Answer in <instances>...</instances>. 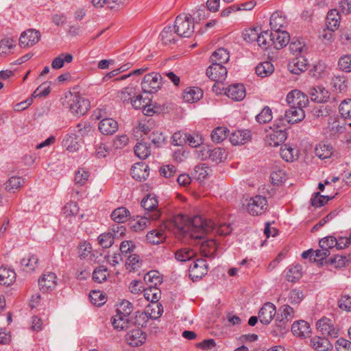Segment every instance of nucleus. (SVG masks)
Instances as JSON below:
<instances>
[{"instance_id":"nucleus-1","label":"nucleus","mask_w":351,"mask_h":351,"mask_svg":"<svg viewBox=\"0 0 351 351\" xmlns=\"http://www.w3.org/2000/svg\"><path fill=\"white\" fill-rule=\"evenodd\" d=\"M180 232L194 239H202L205 231L213 229L214 223L210 220L204 219L202 217L195 216L191 219L178 215L170 221Z\"/></svg>"},{"instance_id":"nucleus-2","label":"nucleus","mask_w":351,"mask_h":351,"mask_svg":"<svg viewBox=\"0 0 351 351\" xmlns=\"http://www.w3.org/2000/svg\"><path fill=\"white\" fill-rule=\"evenodd\" d=\"M66 107L71 112L77 116L84 115L90 108L89 101L78 95L70 93L69 97L66 96Z\"/></svg>"},{"instance_id":"nucleus-3","label":"nucleus","mask_w":351,"mask_h":351,"mask_svg":"<svg viewBox=\"0 0 351 351\" xmlns=\"http://www.w3.org/2000/svg\"><path fill=\"white\" fill-rule=\"evenodd\" d=\"M176 32L182 37L189 38L194 32V25L191 15L180 14L175 20Z\"/></svg>"},{"instance_id":"nucleus-4","label":"nucleus","mask_w":351,"mask_h":351,"mask_svg":"<svg viewBox=\"0 0 351 351\" xmlns=\"http://www.w3.org/2000/svg\"><path fill=\"white\" fill-rule=\"evenodd\" d=\"M162 77L156 72L146 74L141 82V88L144 93H154L158 92L162 86Z\"/></svg>"},{"instance_id":"nucleus-5","label":"nucleus","mask_w":351,"mask_h":351,"mask_svg":"<svg viewBox=\"0 0 351 351\" xmlns=\"http://www.w3.org/2000/svg\"><path fill=\"white\" fill-rule=\"evenodd\" d=\"M266 197L262 195H256L251 197L246 206L249 214L253 216L261 215L267 209Z\"/></svg>"},{"instance_id":"nucleus-6","label":"nucleus","mask_w":351,"mask_h":351,"mask_svg":"<svg viewBox=\"0 0 351 351\" xmlns=\"http://www.w3.org/2000/svg\"><path fill=\"white\" fill-rule=\"evenodd\" d=\"M141 206L147 211L152 212L150 215H149V217L152 220H157L160 217V212L158 209V202L156 195L154 194H148L144 197L141 202Z\"/></svg>"},{"instance_id":"nucleus-7","label":"nucleus","mask_w":351,"mask_h":351,"mask_svg":"<svg viewBox=\"0 0 351 351\" xmlns=\"http://www.w3.org/2000/svg\"><path fill=\"white\" fill-rule=\"evenodd\" d=\"M189 277L193 281L202 278L208 273V264L204 259L198 258L189 267Z\"/></svg>"},{"instance_id":"nucleus-8","label":"nucleus","mask_w":351,"mask_h":351,"mask_svg":"<svg viewBox=\"0 0 351 351\" xmlns=\"http://www.w3.org/2000/svg\"><path fill=\"white\" fill-rule=\"evenodd\" d=\"M317 329L324 336L335 339L338 337L339 330L334 326L332 321L327 317H322L317 322Z\"/></svg>"},{"instance_id":"nucleus-9","label":"nucleus","mask_w":351,"mask_h":351,"mask_svg":"<svg viewBox=\"0 0 351 351\" xmlns=\"http://www.w3.org/2000/svg\"><path fill=\"white\" fill-rule=\"evenodd\" d=\"M287 102L290 106L304 108L308 104L307 95L299 90H293L289 92L286 98Z\"/></svg>"},{"instance_id":"nucleus-10","label":"nucleus","mask_w":351,"mask_h":351,"mask_svg":"<svg viewBox=\"0 0 351 351\" xmlns=\"http://www.w3.org/2000/svg\"><path fill=\"white\" fill-rule=\"evenodd\" d=\"M40 38V33L35 29H29L23 32L19 38V45L26 48L36 45Z\"/></svg>"},{"instance_id":"nucleus-11","label":"nucleus","mask_w":351,"mask_h":351,"mask_svg":"<svg viewBox=\"0 0 351 351\" xmlns=\"http://www.w3.org/2000/svg\"><path fill=\"white\" fill-rule=\"evenodd\" d=\"M224 151L220 147H216L213 149L208 148H202L198 153V158L201 160H205L207 158L216 163L221 162L224 158Z\"/></svg>"},{"instance_id":"nucleus-12","label":"nucleus","mask_w":351,"mask_h":351,"mask_svg":"<svg viewBox=\"0 0 351 351\" xmlns=\"http://www.w3.org/2000/svg\"><path fill=\"white\" fill-rule=\"evenodd\" d=\"M40 289L43 292H49L57 286V276L55 273L48 271L43 274L38 280Z\"/></svg>"},{"instance_id":"nucleus-13","label":"nucleus","mask_w":351,"mask_h":351,"mask_svg":"<svg viewBox=\"0 0 351 351\" xmlns=\"http://www.w3.org/2000/svg\"><path fill=\"white\" fill-rule=\"evenodd\" d=\"M206 75L213 81L222 82L227 77V69L222 64H212L206 69Z\"/></svg>"},{"instance_id":"nucleus-14","label":"nucleus","mask_w":351,"mask_h":351,"mask_svg":"<svg viewBox=\"0 0 351 351\" xmlns=\"http://www.w3.org/2000/svg\"><path fill=\"white\" fill-rule=\"evenodd\" d=\"M279 312L280 317L278 316L277 317V319L279 320V324L278 326L280 327V330H287V323L291 322L293 319L295 317V311L291 306L285 304L279 308Z\"/></svg>"},{"instance_id":"nucleus-15","label":"nucleus","mask_w":351,"mask_h":351,"mask_svg":"<svg viewBox=\"0 0 351 351\" xmlns=\"http://www.w3.org/2000/svg\"><path fill=\"white\" fill-rule=\"evenodd\" d=\"M276 314V306L271 302H266L260 309L258 317L262 324L268 325L273 320Z\"/></svg>"},{"instance_id":"nucleus-16","label":"nucleus","mask_w":351,"mask_h":351,"mask_svg":"<svg viewBox=\"0 0 351 351\" xmlns=\"http://www.w3.org/2000/svg\"><path fill=\"white\" fill-rule=\"evenodd\" d=\"M269 37L272 45L276 49L283 48L290 40L289 34L285 30L274 31L270 33Z\"/></svg>"},{"instance_id":"nucleus-17","label":"nucleus","mask_w":351,"mask_h":351,"mask_svg":"<svg viewBox=\"0 0 351 351\" xmlns=\"http://www.w3.org/2000/svg\"><path fill=\"white\" fill-rule=\"evenodd\" d=\"M146 339V335L140 329L130 330L125 336V340L129 345L136 347L142 345Z\"/></svg>"},{"instance_id":"nucleus-18","label":"nucleus","mask_w":351,"mask_h":351,"mask_svg":"<svg viewBox=\"0 0 351 351\" xmlns=\"http://www.w3.org/2000/svg\"><path fill=\"white\" fill-rule=\"evenodd\" d=\"M287 132L285 130L280 129L273 130L266 136V143L271 147H277L285 142L287 139Z\"/></svg>"},{"instance_id":"nucleus-19","label":"nucleus","mask_w":351,"mask_h":351,"mask_svg":"<svg viewBox=\"0 0 351 351\" xmlns=\"http://www.w3.org/2000/svg\"><path fill=\"white\" fill-rule=\"evenodd\" d=\"M225 94L233 101H241L245 97V88L241 84H232L226 90Z\"/></svg>"},{"instance_id":"nucleus-20","label":"nucleus","mask_w":351,"mask_h":351,"mask_svg":"<svg viewBox=\"0 0 351 351\" xmlns=\"http://www.w3.org/2000/svg\"><path fill=\"white\" fill-rule=\"evenodd\" d=\"M309 95L311 100L317 103L326 102L330 97L328 90L323 86H314L311 88Z\"/></svg>"},{"instance_id":"nucleus-21","label":"nucleus","mask_w":351,"mask_h":351,"mask_svg":"<svg viewBox=\"0 0 351 351\" xmlns=\"http://www.w3.org/2000/svg\"><path fill=\"white\" fill-rule=\"evenodd\" d=\"M269 25L272 31L284 30L283 28L287 25V20L282 12L276 11L271 14Z\"/></svg>"},{"instance_id":"nucleus-22","label":"nucleus","mask_w":351,"mask_h":351,"mask_svg":"<svg viewBox=\"0 0 351 351\" xmlns=\"http://www.w3.org/2000/svg\"><path fill=\"white\" fill-rule=\"evenodd\" d=\"M131 174L133 178L137 180H145L149 176V167L143 162L136 163L132 167Z\"/></svg>"},{"instance_id":"nucleus-23","label":"nucleus","mask_w":351,"mask_h":351,"mask_svg":"<svg viewBox=\"0 0 351 351\" xmlns=\"http://www.w3.org/2000/svg\"><path fill=\"white\" fill-rule=\"evenodd\" d=\"M250 138L251 132L247 130L234 131L229 137V140L233 145H243L248 142Z\"/></svg>"},{"instance_id":"nucleus-24","label":"nucleus","mask_w":351,"mask_h":351,"mask_svg":"<svg viewBox=\"0 0 351 351\" xmlns=\"http://www.w3.org/2000/svg\"><path fill=\"white\" fill-rule=\"evenodd\" d=\"M285 117L289 123L293 124L302 121L305 114L303 108L290 106V108L286 110Z\"/></svg>"},{"instance_id":"nucleus-25","label":"nucleus","mask_w":351,"mask_h":351,"mask_svg":"<svg viewBox=\"0 0 351 351\" xmlns=\"http://www.w3.org/2000/svg\"><path fill=\"white\" fill-rule=\"evenodd\" d=\"M82 139L75 134H67L62 140V146L70 152L77 151L80 147Z\"/></svg>"},{"instance_id":"nucleus-26","label":"nucleus","mask_w":351,"mask_h":351,"mask_svg":"<svg viewBox=\"0 0 351 351\" xmlns=\"http://www.w3.org/2000/svg\"><path fill=\"white\" fill-rule=\"evenodd\" d=\"M99 130L104 135H112L118 130V123L113 119L106 118L99 123Z\"/></svg>"},{"instance_id":"nucleus-27","label":"nucleus","mask_w":351,"mask_h":351,"mask_svg":"<svg viewBox=\"0 0 351 351\" xmlns=\"http://www.w3.org/2000/svg\"><path fill=\"white\" fill-rule=\"evenodd\" d=\"M291 331L295 336L306 337L311 332L310 326L304 320L296 321L292 324Z\"/></svg>"},{"instance_id":"nucleus-28","label":"nucleus","mask_w":351,"mask_h":351,"mask_svg":"<svg viewBox=\"0 0 351 351\" xmlns=\"http://www.w3.org/2000/svg\"><path fill=\"white\" fill-rule=\"evenodd\" d=\"M203 96L202 90L197 87L186 88L182 94L183 99L186 102L193 103L199 101Z\"/></svg>"},{"instance_id":"nucleus-29","label":"nucleus","mask_w":351,"mask_h":351,"mask_svg":"<svg viewBox=\"0 0 351 351\" xmlns=\"http://www.w3.org/2000/svg\"><path fill=\"white\" fill-rule=\"evenodd\" d=\"M311 346L317 351H328L332 346L328 338L315 337L311 339Z\"/></svg>"},{"instance_id":"nucleus-30","label":"nucleus","mask_w":351,"mask_h":351,"mask_svg":"<svg viewBox=\"0 0 351 351\" xmlns=\"http://www.w3.org/2000/svg\"><path fill=\"white\" fill-rule=\"evenodd\" d=\"M112 324L114 329L123 330L129 328L131 325L130 317L123 315L116 314L111 319Z\"/></svg>"},{"instance_id":"nucleus-31","label":"nucleus","mask_w":351,"mask_h":351,"mask_svg":"<svg viewBox=\"0 0 351 351\" xmlns=\"http://www.w3.org/2000/svg\"><path fill=\"white\" fill-rule=\"evenodd\" d=\"M280 156L286 162H293L298 158V150L289 145H284L280 148Z\"/></svg>"},{"instance_id":"nucleus-32","label":"nucleus","mask_w":351,"mask_h":351,"mask_svg":"<svg viewBox=\"0 0 351 351\" xmlns=\"http://www.w3.org/2000/svg\"><path fill=\"white\" fill-rule=\"evenodd\" d=\"M16 279V273L13 269L1 267H0V284L3 285H10L12 284Z\"/></svg>"},{"instance_id":"nucleus-33","label":"nucleus","mask_w":351,"mask_h":351,"mask_svg":"<svg viewBox=\"0 0 351 351\" xmlns=\"http://www.w3.org/2000/svg\"><path fill=\"white\" fill-rule=\"evenodd\" d=\"M229 58L228 51L223 48H219L213 53L210 56V61L212 64L223 65V64L226 63L229 60Z\"/></svg>"},{"instance_id":"nucleus-34","label":"nucleus","mask_w":351,"mask_h":351,"mask_svg":"<svg viewBox=\"0 0 351 351\" xmlns=\"http://www.w3.org/2000/svg\"><path fill=\"white\" fill-rule=\"evenodd\" d=\"M217 250V243L214 239H208L201 243L200 251L204 256H213Z\"/></svg>"},{"instance_id":"nucleus-35","label":"nucleus","mask_w":351,"mask_h":351,"mask_svg":"<svg viewBox=\"0 0 351 351\" xmlns=\"http://www.w3.org/2000/svg\"><path fill=\"white\" fill-rule=\"evenodd\" d=\"M332 147L330 144L321 142L317 145L315 152L320 159L328 158L332 154Z\"/></svg>"},{"instance_id":"nucleus-36","label":"nucleus","mask_w":351,"mask_h":351,"mask_svg":"<svg viewBox=\"0 0 351 351\" xmlns=\"http://www.w3.org/2000/svg\"><path fill=\"white\" fill-rule=\"evenodd\" d=\"M340 23V16L337 10H332L328 12L326 16L327 28L331 31H335Z\"/></svg>"},{"instance_id":"nucleus-37","label":"nucleus","mask_w":351,"mask_h":351,"mask_svg":"<svg viewBox=\"0 0 351 351\" xmlns=\"http://www.w3.org/2000/svg\"><path fill=\"white\" fill-rule=\"evenodd\" d=\"M144 281L147 287H157L160 285L162 279L157 271H150L144 276Z\"/></svg>"},{"instance_id":"nucleus-38","label":"nucleus","mask_w":351,"mask_h":351,"mask_svg":"<svg viewBox=\"0 0 351 351\" xmlns=\"http://www.w3.org/2000/svg\"><path fill=\"white\" fill-rule=\"evenodd\" d=\"M306 60H300L299 58H295L288 64L289 70L293 74L298 75L306 69Z\"/></svg>"},{"instance_id":"nucleus-39","label":"nucleus","mask_w":351,"mask_h":351,"mask_svg":"<svg viewBox=\"0 0 351 351\" xmlns=\"http://www.w3.org/2000/svg\"><path fill=\"white\" fill-rule=\"evenodd\" d=\"M24 184V180L21 177L12 176L5 184V189L10 193H15Z\"/></svg>"},{"instance_id":"nucleus-40","label":"nucleus","mask_w":351,"mask_h":351,"mask_svg":"<svg viewBox=\"0 0 351 351\" xmlns=\"http://www.w3.org/2000/svg\"><path fill=\"white\" fill-rule=\"evenodd\" d=\"M135 95V88L132 86H128L117 93V98L123 103H129L131 102Z\"/></svg>"},{"instance_id":"nucleus-41","label":"nucleus","mask_w":351,"mask_h":351,"mask_svg":"<svg viewBox=\"0 0 351 351\" xmlns=\"http://www.w3.org/2000/svg\"><path fill=\"white\" fill-rule=\"evenodd\" d=\"M274 68L270 62H263L258 64L256 67V73L261 77H265L270 75L274 72Z\"/></svg>"},{"instance_id":"nucleus-42","label":"nucleus","mask_w":351,"mask_h":351,"mask_svg":"<svg viewBox=\"0 0 351 351\" xmlns=\"http://www.w3.org/2000/svg\"><path fill=\"white\" fill-rule=\"evenodd\" d=\"M130 212L125 207H119L115 209L111 214L112 219L118 223H123L127 221Z\"/></svg>"},{"instance_id":"nucleus-43","label":"nucleus","mask_w":351,"mask_h":351,"mask_svg":"<svg viewBox=\"0 0 351 351\" xmlns=\"http://www.w3.org/2000/svg\"><path fill=\"white\" fill-rule=\"evenodd\" d=\"M160 295L161 291L157 287H147L144 289V297L147 301L156 302Z\"/></svg>"},{"instance_id":"nucleus-44","label":"nucleus","mask_w":351,"mask_h":351,"mask_svg":"<svg viewBox=\"0 0 351 351\" xmlns=\"http://www.w3.org/2000/svg\"><path fill=\"white\" fill-rule=\"evenodd\" d=\"M73 58V56L70 53H61L53 60L51 66L54 69H60L63 67L64 63L71 62Z\"/></svg>"},{"instance_id":"nucleus-45","label":"nucleus","mask_w":351,"mask_h":351,"mask_svg":"<svg viewBox=\"0 0 351 351\" xmlns=\"http://www.w3.org/2000/svg\"><path fill=\"white\" fill-rule=\"evenodd\" d=\"M149 215L147 217H137L130 221V228L135 232H139L144 230L149 223Z\"/></svg>"},{"instance_id":"nucleus-46","label":"nucleus","mask_w":351,"mask_h":351,"mask_svg":"<svg viewBox=\"0 0 351 351\" xmlns=\"http://www.w3.org/2000/svg\"><path fill=\"white\" fill-rule=\"evenodd\" d=\"M302 276V267L300 265H296L290 267L286 274V279L289 282H294L299 280Z\"/></svg>"},{"instance_id":"nucleus-47","label":"nucleus","mask_w":351,"mask_h":351,"mask_svg":"<svg viewBox=\"0 0 351 351\" xmlns=\"http://www.w3.org/2000/svg\"><path fill=\"white\" fill-rule=\"evenodd\" d=\"M16 46V41L12 38H5L0 40V55L5 56Z\"/></svg>"},{"instance_id":"nucleus-48","label":"nucleus","mask_w":351,"mask_h":351,"mask_svg":"<svg viewBox=\"0 0 351 351\" xmlns=\"http://www.w3.org/2000/svg\"><path fill=\"white\" fill-rule=\"evenodd\" d=\"M38 262V258L35 255H29L27 258L21 260V264L23 270L26 271H32L35 269Z\"/></svg>"},{"instance_id":"nucleus-49","label":"nucleus","mask_w":351,"mask_h":351,"mask_svg":"<svg viewBox=\"0 0 351 351\" xmlns=\"http://www.w3.org/2000/svg\"><path fill=\"white\" fill-rule=\"evenodd\" d=\"M108 269L104 265L97 267L93 273V279L95 282L101 283L107 279Z\"/></svg>"},{"instance_id":"nucleus-50","label":"nucleus","mask_w":351,"mask_h":351,"mask_svg":"<svg viewBox=\"0 0 351 351\" xmlns=\"http://www.w3.org/2000/svg\"><path fill=\"white\" fill-rule=\"evenodd\" d=\"M146 238L149 243L156 245L163 242L165 239V236L161 231L152 230L147 234Z\"/></svg>"},{"instance_id":"nucleus-51","label":"nucleus","mask_w":351,"mask_h":351,"mask_svg":"<svg viewBox=\"0 0 351 351\" xmlns=\"http://www.w3.org/2000/svg\"><path fill=\"white\" fill-rule=\"evenodd\" d=\"M134 153L141 159L147 158L151 154L150 148L145 143H139L134 147Z\"/></svg>"},{"instance_id":"nucleus-52","label":"nucleus","mask_w":351,"mask_h":351,"mask_svg":"<svg viewBox=\"0 0 351 351\" xmlns=\"http://www.w3.org/2000/svg\"><path fill=\"white\" fill-rule=\"evenodd\" d=\"M141 266L140 257L136 254L130 255L125 263L126 269L130 272L136 271Z\"/></svg>"},{"instance_id":"nucleus-53","label":"nucleus","mask_w":351,"mask_h":351,"mask_svg":"<svg viewBox=\"0 0 351 351\" xmlns=\"http://www.w3.org/2000/svg\"><path fill=\"white\" fill-rule=\"evenodd\" d=\"M228 130L225 127H218L211 133V138L213 142L221 143L227 137Z\"/></svg>"},{"instance_id":"nucleus-54","label":"nucleus","mask_w":351,"mask_h":351,"mask_svg":"<svg viewBox=\"0 0 351 351\" xmlns=\"http://www.w3.org/2000/svg\"><path fill=\"white\" fill-rule=\"evenodd\" d=\"M270 33L269 30L263 31L258 34L256 40L258 45L263 49H267L272 45L271 40H270Z\"/></svg>"},{"instance_id":"nucleus-55","label":"nucleus","mask_w":351,"mask_h":351,"mask_svg":"<svg viewBox=\"0 0 351 351\" xmlns=\"http://www.w3.org/2000/svg\"><path fill=\"white\" fill-rule=\"evenodd\" d=\"M289 49L293 55L302 54L306 51L307 47L304 42L297 40L290 43Z\"/></svg>"},{"instance_id":"nucleus-56","label":"nucleus","mask_w":351,"mask_h":351,"mask_svg":"<svg viewBox=\"0 0 351 351\" xmlns=\"http://www.w3.org/2000/svg\"><path fill=\"white\" fill-rule=\"evenodd\" d=\"M133 311V305L128 300L121 301L117 306V314L130 317Z\"/></svg>"},{"instance_id":"nucleus-57","label":"nucleus","mask_w":351,"mask_h":351,"mask_svg":"<svg viewBox=\"0 0 351 351\" xmlns=\"http://www.w3.org/2000/svg\"><path fill=\"white\" fill-rule=\"evenodd\" d=\"M51 82H45L40 84L32 93L34 98L42 97L48 95L51 92Z\"/></svg>"},{"instance_id":"nucleus-58","label":"nucleus","mask_w":351,"mask_h":351,"mask_svg":"<svg viewBox=\"0 0 351 351\" xmlns=\"http://www.w3.org/2000/svg\"><path fill=\"white\" fill-rule=\"evenodd\" d=\"M256 119L259 123H266L272 119V112L269 106H265L262 111L256 116Z\"/></svg>"},{"instance_id":"nucleus-59","label":"nucleus","mask_w":351,"mask_h":351,"mask_svg":"<svg viewBox=\"0 0 351 351\" xmlns=\"http://www.w3.org/2000/svg\"><path fill=\"white\" fill-rule=\"evenodd\" d=\"M78 212L79 207L75 202L67 203L62 208V213L67 218L75 216Z\"/></svg>"},{"instance_id":"nucleus-60","label":"nucleus","mask_w":351,"mask_h":351,"mask_svg":"<svg viewBox=\"0 0 351 351\" xmlns=\"http://www.w3.org/2000/svg\"><path fill=\"white\" fill-rule=\"evenodd\" d=\"M114 236L112 232L103 233L98 237L99 245L104 248L110 247L114 243Z\"/></svg>"},{"instance_id":"nucleus-61","label":"nucleus","mask_w":351,"mask_h":351,"mask_svg":"<svg viewBox=\"0 0 351 351\" xmlns=\"http://www.w3.org/2000/svg\"><path fill=\"white\" fill-rule=\"evenodd\" d=\"M332 198V196L322 195L319 192H317L315 193L314 197L311 199V205L314 207L319 208L323 206Z\"/></svg>"},{"instance_id":"nucleus-62","label":"nucleus","mask_w":351,"mask_h":351,"mask_svg":"<svg viewBox=\"0 0 351 351\" xmlns=\"http://www.w3.org/2000/svg\"><path fill=\"white\" fill-rule=\"evenodd\" d=\"M195 255V252L191 249L184 248L178 250L175 253L176 258L179 261H186L192 258Z\"/></svg>"},{"instance_id":"nucleus-63","label":"nucleus","mask_w":351,"mask_h":351,"mask_svg":"<svg viewBox=\"0 0 351 351\" xmlns=\"http://www.w3.org/2000/svg\"><path fill=\"white\" fill-rule=\"evenodd\" d=\"M339 112L346 119L351 118V99H345L341 103Z\"/></svg>"},{"instance_id":"nucleus-64","label":"nucleus","mask_w":351,"mask_h":351,"mask_svg":"<svg viewBox=\"0 0 351 351\" xmlns=\"http://www.w3.org/2000/svg\"><path fill=\"white\" fill-rule=\"evenodd\" d=\"M338 66L341 70L345 72L351 71V55H344L338 62Z\"/></svg>"}]
</instances>
